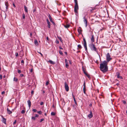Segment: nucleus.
<instances>
[{"label": "nucleus", "instance_id": "nucleus-38", "mask_svg": "<svg viewBox=\"0 0 127 127\" xmlns=\"http://www.w3.org/2000/svg\"><path fill=\"white\" fill-rule=\"evenodd\" d=\"M27 9V8H25V11L26 12H28V10Z\"/></svg>", "mask_w": 127, "mask_h": 127}, {"label": "nucleus", "instance_id": "nucleus-25", "mask_svg": "<svg viewBox=\"0 0 127 127\" xmlns=\"http://www.w3.org/2000/svg\"><path fill=\"white\" fill-rule=\"evenodd\" d=\"M47 24H48V27L49 28H50V22L49 23H47Z\"/></svg>", "mask_w": 127, "mask_h": 127}, {"label": "nucleus", "instance_id": "nucleus-46", "mask_svg": "<svg viewBox=\"0 0 127 127\" xmlns=\"http://www.w3.org/2000/svg\"><path fill=\"white\" fill-rule=\"evenodd\" d=\"M69 64H72V62H71V61L70 60H69Z\"/></svg>", "mask_w": 127, "mask_h": 127}, {"label": "nucleus", "instance_id": "nucleus-26", "mask_svg": "<svg viewBox=\"0 0 127 127\" xmlns=\"http://www.w3.org/2000/svg\"><path fill=\"white\" fill-rule=\"evenodd\" d=\"M13 80L16 82H17L18 81V79L14 77V78Z\"/></svg>", "mask_w": 127, "mask_h": 127}, {"label": "nucleus", "instance_id": "nucleus-27", "mask_svg": "<svg viewBox=\"0 0 127 127\" xmlns=\"http://www.w3.org/2000/svg\"><path fill=\"white\" fill-rule=\"evenodd\" d=\"M59 54H60V55H63V52H62V51L61 50H60L59 51Z\"/></svg>", "mask_w": 127, "mask_h": 127}, {"label": "nucleus", "instance_id": "nucleus-2", "mask_svg": "<svg viewBox=\"0 0 127 127\" xmlns=\"http://www.w3.org/2000/svg\"><path fill=\"white\" fill-rule=\"evenodd\" d=\"M89 46L91 49L92 51H95L97 53V49L95 47V45L93 43L89 45Z\"/></svg>", "mask_w": 127, "mask_h": 127}, {"label": "nucleus", "instance_id": "nucleus-51", "mask_svg": "<svg viewBox=\"0 0 127 127\" xmlns=\"http://www.w3.org/2000/svg\"><path fill=\"white\" fill-rule=\"evenodd\" d=\"M2 78V76L1 75H0V79H1Z\"/></svg>", "mask_w": 127, "mask_h": 127}, {"label": "nucleus", "instance_id": "nucleus-3", "mask_svg": "<svg viewBox=\"0 0 127 127\" xmlns=\"http://www.w3.org/2000/svg\"><path fill=\"white\" fill-rule=\"evenodd\" d=\"M82 70L84 74L88 77V78H90V76L89 74H88L87 73V72L86 71V69L83 66L82 67Z\"/></svg>", "mask_w": 127, "mask_h": 127}, {"label": "nucleus", "instance_id": "nucleus-30", "mask_svg": "<svg viewBox=\"0 0 127 127\" xmlns=\"http://www.w3.org/2000/svg\"><path fill=\"white\" fill-rule=\"evenodd\" d=\"M32 119L33 120H36V117L35 116H32Z\"/></svg>", "mask_w": 127, "mask_h": 127}, {"label": "nucleus", "instance_id": "nucleus-43", "mask_svg": "<svg viewBox=\"0 0 127 127\" xmlns=\"http://www.w3.org/2000/svg\"><path fill=\"white\" fill-rule=\"evenodd\" d=\"M16 120H15L13 122V124H15L16 123Z\"/></svg>", "mask_w": 127, "mask_h": 127}, {"label": "nucleus", "instance_id": "nucleus-45", "mask_svg": "<svg viewBox=\"0 0 127 127\" xmlns=\"http://www.w3.org/2000/svg\"><path fill=\"white\" fill-rule=\"evenodd\" d=\"M56 42L57 44H59V42L58 40H57L56 41Z\"/></svg>", "mask_w": 127, "mask_h": 127}, {"label": "nucleus", "instance_id": "nucleus-1", "mask_svg": "<svg viewBox=\"0 0 127 127\" xmlns=\"http://www.w3.org/2000/svg\"><path fill=\"white\" fill-rule=\"evenodd\" d=\"M109 53H108L106 55L107 61H104L102 63L100 64V69L103 73H104L108 71V68L107 66V62L112 60Z\"/></svg>", "mask_w": 127, "mask_h": 127}, {"label": "nucleus", "instance_id": "nucleus-24", "mask_svg": "<svg viewBox=\"0 0 127 127\" xmlns=\"http://www.w3.org/2000/svg\"><path fill=\"white\" fill-rule=\"evenodd\" d=\"M77 47L78 48L80 49H81L82 48V47L81 46V45H80V44H79L78 45Z\"/></svg>", "mask_w": 127, "mask_h": 127}, {"label": "nucleus", "instance_id": "nucleus-6", "mask_svg": "<svg viewBox=\"0 0 127 127\" xmlns=\"http://www.w3.org/2000/svg\"><path fill=\"white\" fill-rule=\"evenodd\" d=\"M116 74L117 77L118 78H120L121 79H123V77L122 76H120V74L119 72H117Z\"/></svg>", "mask_w": 127, "mask_h": 127}, {"label": "nucleus", "instance_id": "nucleus-20", "mask_svg": "<svg viewBox=\"0 0 127 127\" xmlns=\"http://www.w3.org/2000/svg\"><path fill=\"white\" fill-rule=\"evenodd\" d=\"M48 62L50 63L51 64H54L55 63V62L52 61L51 60H49L48 61Z\"/></svg>", "mask_w": 127, "mask_h": 127}, {"label": "nucleus", "instance_id": "nucleus-57", "mask_svg": "<svg viewBox=\"0 0 127 127\" xmlns=\"http://www.w3.org/2000/svg\"><path fill=\"white\" fill-rule=\"evenodd\" d=\"M35 9H34L33 10V12H35Z\"/></svg>", "mask_w": 127, "mask_h": 127}, {"label": "nucleus", "instance_id": "nucleus-32", "mask_svg": "<svg viewBox=\"0 0 127 127\" xmlns=\"http://www.w3.org/2000/svg\"><path fill=\"white\" fill-rule=\"evenodd\" d=\"M49 81H47L45 84V85L46 86H47L49 84Z\"/></svg>", "mask_w": 127, "mask_h": 127}, {"label": "nucleus", "instance_id": "nucleus-34", "mask_svg": "<svg viewBox=\"0 0 127 127\" xmlns=\"http://www.w3.org/2000/svg\"><path fill=\"white\" fill-rule=\"evenodd\" d=\"M25 15L24 13H23V19H25Z\"/></svg>", "mask_w": 127, "mask_h": 127}, {"label": "nucleus", "instance_id": "nucleus-22", "mask_svg": "<svg viewBox=\"0 0 127 127\" xmlns=\"http://www.w3.org/2000/svg\"><path fill=\"white\" fill-rule=\"evenodd\" d=\"M70 26V25L69 24H67L66 25H64V27L66 28H68Z\"/></svg>", "mask_w": 127, "mask_h": 127}, {"label": "nucleus", "instance_id": "nucleus-13", "mask_svg": "<svg viewBox=\"0 0 127 127\" xmlns=\"http://www.w3.org/2000/svg\"><path fill=\"white\" fill-rule=\"evenodd\" d=\"M65 67L67 68H68V67L69 65L68 64L67 61L66 59H65Z\"/></svg>", "mask_w": 127, "mask_h": 127}, {"label": "nucleus", "instance_id": "nucleus-48", "mask_svg": "<svg viewBox=\"0 0 127 127\" xmlns=\"http://www.w3.org/2000/svg\"><path fill=\"white\" fill-rule=\"evenodd\" d=\"M33 70V68H31V69L30 70V71L31 72H32Z\"/></svg>", "mask_w": 127, "mask_h": 127}, {"label": "nucleus", "instance_id": "nucleus-40", "mask_svg": "<svg viewBox=\"0 0 127 127\" xmlns=\"http://www.w3.org/2000/svg\"><path fill=\"white\" fill-rule=\"evenodd\" d=\"M83 41L84 42V43L86 42V40H85V38H83Z\"/></svg>", "mask_w": 127, "mask_h": 127}, {"label": "nucleus", "instance_id": "nucleus-28", "mask_svg": "<svg viewBox=\"0 0 127 127\" xmlns=\"http://www.w3.org/2000/svg\"><path fill=\"white\" fill-rule=\"evenodd\" d=\"M25 110H22L21 111V113L22 114H24L25 112Z\"/></svg>", "mask_w": 127, "mask_h": 127}, {"label": "nucleus", "instance_id": "nucleus-56", "mask_svg": "<svg viewBox=\"0 0 127 127\" xmlns=\"http://www.w3.org/2000/svg\"><path fill=\"white\" fill-rule=\"evenodd\" d=\"M46 39L48 41L49 40V38L47 36L46 37Z\"/></svg>", "mask_w": 127, "mask_h": 127}, {"label": "nucleus", "instance_id": "nucleus-8", "mask_svg": "<svg viewBox=\"0 0 127 127\" xmlns=\"http://www.w3.org/2000/svg\"><path fill=\"white\" fill-rule=\"evenodd\" d=\"M93 115L91 111L90 112V114L88 115V117L89 119H91L93 117Z\"/></svg>", "mask_w": 127, "mask_h": 127}, {"label": "nucleus", "instance_id": "nucleus-4", "mask_svg": "<svg viewBox=\"0 0 127 127\" xmlns=\"http://www.w3.org/2000/svg\"><path fill=\"white\" fill-rule=\"evenodd\" d=\"M96 11L95 8H92L90 10L88 11L87 12V13L90 14L92 13L95 12Z\"/></svg>", "mask_w": 127, "mask_h": 127}, {"label": "nucleus", "instance_id": "nucleus-54", "mask_svg": "<svg viewBox=\"0 0 127 127\" xmlns=\"http://www.w3.org/2000/svg\"><path fill=\"white\" fill-rule=\"evenodd\" d=\"M13 7H16L15 6V4H14V3H13Z\"/></svg>", "mask_w": 127, "mask_h": 127}, {"label": "nucleus", "instance_id": "nucleus-10", "mask_svg": "<svg viewBox=\"0 0 127 127\" xmlns=\"http://www.w3.org/2000/svg\"><path fill=\"white\" fill-rule=\"evenodd\" d=\"M83 19H84V22L85 24V26L87 27V21L86 19H85V17H84Z\"/></svg>", "mask_w": 127, "mask_h": 127}, {"label": "nucleus", "instance_id": "nucleus-58", "mask_svg": "<svg viewBox=\"0 0 127 127\" xmlns=\"http://www.w3.org/2000/svg\"><path fill=\"white\" fill-rule=\"evenodd\" d=\"M47 23H49L50 22H49L48 20V19H47Z\"/></svg>", "mask_w": 127, "mask_h": 127}, {"label": "nucleus", "instance_id": "nucleus-53", "mask_svg": "<svg viewBox=\"0 0 127 127\" xmlns=\"http://www.w3.org/2000/svg\"><path fill=\"white\" fill-rule=\"evenodd\" d=\"M5 93V92L4 91H3L1 92V94L3 95Z\"/></svg>", "mask_w": 127, "mask_h": 127}, {"label": "nucleus", "instance_id": "nucleus-7", "mask_svg": "<svg viewBox=\"0 0 127 127\" xmlns=\"http://www.w3.org/2000/svg\"><path fill=\"white\" fill-rule=\"evenodd\" d=\"M48 17L49 19L50 20V22H51L52 23L53 25H55V23L52 20L51 16L50 14H49V15L48 16Z\"/></svg>", "mask_w": 127, "mask_h": 127}, {"label": "nucleus", "instance_id": "nucleus-39", "mask_svg": "<svg viewBox=\"0 0 127 127\" xmlns=\"http://www.w3.org/2000/svg\"><path fill=\"white\" fill-rule=\"evenodd\" d=\"M31 94L32 95H33L34 94V91H32L31 92Z\"/></svg>", "mask_w": 127, "mask_h": 127}, {"label": "nucleus", "instance_id": "nucleus-31", "mask_svg": "<svg viewBox=\"0 0 127 127\" xmlns=\"http://www.w3.org/2000/svg\"><path fill=\"white\" fill-rule=\"evenodd\" d=\"M58 38L60 40V41L62 42V38L61 37H58Z\"/></svg>", "mask_w": 127, "mask_h": 127}, {"label": "nucleus", "instance_id": "nucleus-19", "mask_svg": "<svg viewBox=\"0 0 127 127\" xmlns=\"http://www.w3.org/2000/svg\"><path fill=\"white\" fill-rule=\"evenodd\" d=\"M27 102L28 103L29 106L30 108V107L31 106V102L30 100H28L27 101Z\"/></svg>", "mask_w": 127, "mask_h": 127}, {"label": "nucleus", "instance_id": "nucleus-9", "mask_svg": "<svg viewBox=\"0 0 127 127\" xmlns=\"http://www.w3.org/2000/svg\"><path fill=\"white\" fill-rule=\"evenodd\" d=\"M75 3L74 8H78V1L77 0H74Z\"/></svg>", "mask_w": 127, "mask_h": 127}, {"label": "nucleus", "instance_id": "nucleus-47", "mask_svg": "<svg viewBox=\"0 0 127 127\" xmlns=\"http://www.w3.org/2000/svg\"><path fill=\"white\" fill-rule=\"evenodd\" d=\"M44 119H41L40 120V122H41L42 121H43Z\"/></svg>", "mask_w": 127, "mask_h": 127}, {"label": "nucleus", "instance_id": "nucleus-42", "mask_svg": "<svg viewBox=\"0 0 127 127\" xmlns=\"http://www.w3.org/2000/svg\"><path fill=\"white\" fill-rule=\"evenodd\" d=\"M38 116H39L38 115L36 114L35 115V117L36 118V117H38Z\"/></svg>", "mask_w": 127, "mask_h": 127}, {"label": "nucleus", "instance_id": "nucleus-12", "mask_svg": "<svg viewBox=\"0 0 127 127\" xmlns=\"http://www.w3.org/2000/svg\"><path fill=\"white\" fill-rule=\"evenodd\" d=\"M74 11L76 15H78V11L79 8H74Z\"/></svg>", "mask_w": 127, "mask_h": 127}, {"label": "nucleus", "instance_id": "nucleus-18", "mask_svg": "<svg viewBox=\"0 0 127 127\" xmlns=\"http://www.w3.org/2000/svg\"><path fill=\"white\" fill-rule=\"evenodd\" d=\"M72 96H73V99H74V102H75V104L76 105H77V102H76V100H75V96H74V95L73 94H72Z\"/></svg>", "mask_w": 127, "mask_h": 127}, {"label": "nucleus", "instance_id": "nucleus-21", "mask_svg": "<svg viewBox=\"0 0 127 127\" xmlns=\"http://www.w3.org/2000/svg\"><path fill=\"white\" fill-rule=\"evenodd\" d=\"M35 44L36 45H38V44L37 40L36 39H35L34 41Z\"/></svg>", "mask_w": 127, "mask_h": 127}, {"label": "nucleus", "instance_id": "nucleus-33", "mask_svg": "<svg viewBox=\"0 0 127 127\" xmlns=\"http://www.w3.org/2000/svg\"><path fill=\"white\" fill-rule=\"evenodd\" d=\"M37 113L40 114H41L42 113V112L41 111H39L37 112Z\"/></svg>", "mask_w": 127, "mask_h": 127}, {"label": "nucleus", "instance_id": "nucleus-52", "mask_svg": "<svg viewBox=\"0 0 127 127\" xmlns=\"http://www.w3.org/2000/svg\"><path fill=\"white\" fill-rule=\"evenodd\" d=\"M20 76L21 77H23L24 76V75L22 74H20Z\"/></svg>", "mask_w": 127, "mask_h": 127}, {"label": "nucleus", "instance_id": "nucleus-29", "mask_svg": "<svg viewBox=\"0 0 127 127\" xmlns=\"http://www.w3.org/2000/svg\"><path fill=\"white\" fill-rule=\"evenodd\" d=\"M83 91L84 93L85 94H86V88H83Z\"/></svg>", "mask_w": 127, "mask_h": 127}, {"label": "nucleus", "instance_id": "nucleus-17", "mask_svg": "<svg viewBox=\"0 0 127 127\" xmlns=\"http://www.w3.org/2000/svg\"><path fill=\"white\" fill-rule=\"evenodd\" d=\"M7 113L9 114H11L12 113V111H10L9 109H8V108H7Z\"/></svg>", "mask_w": 127, "mask_h": 127}, {"label": "nucleus", "instance_id": "nucleus-14", "mask_svg": "<svg viewBox=\"0 0 127 127\" xmlns=\"http://www.w3.org/2000/svg\"><path fill=\"white\" fill-rule=\"evenodd\" d=\"M91 42L93 43L95 41L94 37L93 35H92L91 38Z\"/></svg>", "mask_w": 127, "mask_h": 127}, {"label": "nucleus", "instance_id": "nucleus-15", "mask_svg": "<svg viewBox=\"0 0 127 127\" xmlns=\"http://www.w3.org/2000/svg\"><path fill=\"white\" fill-rule=\"evenodd\" d=\"M78 31L79 33V34H80L81 33V32L82 30H81V28L79 27L78 29Z\"/></svg>", "mask_w": 127, "mask_h": 127}, {"label": "nucleus", "instance_id": "nucleus-49", "mask_svg": "<svg viewBox=\"0 0 127 127\" xmlns=\"http://www.w3.org/2000/svg\"><path fill=\"white\" fill-rule=\"evenodd\" d=\"M21 62L22 63H23V64H24V61L23 60H22L21 61Z\"/></svg>", "mask_w": 127, "mask_h": 127}, {"label": "nucleus", "instance_id": "nucleus-50", "mask_svg": "<svg viewBox=\"0 0 127 127\" xmlns=\"http://www.w3.org/2000/svg\"><path fill=\"white\" fill-rule=\"evenodd\" d=\"M43 102H41L40 103V105H43Z\"/></svg>", "mask_w": 127, "mask_h": 127}, {"label": "nucleus", "instance_id": "nucleus-63", "mask_svg": "<svg viewBox=\"0 0 127 127\" xmlns=\"http://www.w3.org/2000/svg\"><path fill=\"white\" fill-rule=\"evenodd\" d=\"M73 107H74V108H75V105H73Z\"/></svg>", "mask_w": 127, "mask_h": 127}, {"label": "nucleus", "instance_id": "nucleus-62", "mask_svg": "<svg viewBox=\"0 0 127 127\" xmlns=\"http://www.w3.org/2000/svg\"><path fill=\"white\" fill-rule=\"evenodd\" d=\"M30 35L31 36L32 35V33H30Z\"/></svg>", "mask_w": 127, "mask_h": 127}, {"label": "nucleus", "instance_id": "nucleus-16", "mask_svg": "<svg viewBox=\"0 0 127 127\" xmlns=\"http://www.w3.org/2000/svg\"><path fill=\"white\" fill-rule=\"evenodd\" d=\"M84 46L85 49L86 51L87 52V43L86 42L84 43Z\"/></svg>", "mask_w": 127, "mask_h": 127}, {"label": "nucleus", "instance_id": "nucleus-35", "mask_svg": "<svg viewBox=\"0 0 127 127\" xmlns=\"http://www.w3.org/2000/svg\"><path fill=\"white\" fill-rule=\"evenodd\" d=\"M32 110L34 112H36L37 111L35 109H32Z\"/></svg>", "mask_w": 127, "mask_h": 127}, {"label": "nucleus", "instance_id": "nucleus-59", "mask_svg": "<svg viewBox=\"0 0 127 127\" xmlns=\"http://www.w3.org/2000/svg\"><path fill=\"white\" fill-rule=\"evenodd\" d=\"M64 53L65 54H66V55H67V53L66 52H64Z\"/></svg>", "mask_w": 127, "mask_h": 127}, {"label": "nucleus", "instance_id": "nucleus-5", "mask_svg": "<svg viewBox=\"0 0 127 127\" xmlns=\"http://www.w3.org/2000/svg\"><path fill=\"white\" fill-rule=\"evenodd\" d=\"M64 87L66 91L67 92L69 90V88L68 85L66 82L64 83Z\"/></svg>", "mask_w": 127, "mask_h": 127}, {"label": "nucleus", "instance_id": "nucleus-44", "mask_svg": "<svg viewBox=\"0 0 127 127\" xmlns=\"http://www.w3.org/2000/svg\"><path fill=\"white\" fill-rule=\"evenodd\" d=\"M18 56V53H16L15 54V56L16 57H17Z\"/></svg>", "mask_w": 127, "mask_h": 127}, {"label": "nucleus", "instance_id": "nucleus-55", "mask_svg": "<svg viewBox=\"0 0 127 127\" xmlns=\"http://www.w3.org/2000/svg\"><path fill=\"white\" fill-rule=\"evenodd\" d=\"M59 48L60 49H63V48H62L61 47V46H60L59 47Z\"/></svg>", "mask_w": 127, "mask_h": 127}, {"label": "nucleus", "instance_id": "nucleus-61", "mask_svg": "<svg viewBox=\"0 0 127 127\" xmlns=\"http://www.w3.org/2000/svg\"><path fill=\"white\" fill-rule=\"evenodd\" d=\"M119 83H117V84H116V85L117 86H119Z\"/></svg>", "mask_w": 127, "mask_h": 127}, {"label": "nucleus", "instance_id": "nucleus-41", "mask_svg": "<svg viewBox=\"0 0 127 127\" xmlns=\"http://www.w3.org/2000/svg\"><path fill=\"white\" fill-rule=\"evenodd\" d=\"M123 103L125 104L126 103V102L125 100H123Z\"/></svg>", "mask_w": 127, "mask_h": 127}, {"label": "nucleus", "instance_id": "nucleus-36", "mask_svg": "<svg viewBox=\"0 0 127 127\" xmlns=\"http://www.w3.org/2000/svg\"><path fill=\"white\" fill-rule=\"evenodd\" d=\"M83 85V88H86V85H85V82H84V84Z\"/></svg>", "mask_w": 127, "mask_h": 127}, {"label": "nucleus", "instance_id": "nucleus-11", "mask_svg": "<svg viewBox=\"0 0 127 127\" xmlns=\"http://www.w3.org/2000/svg\"><path fill=\"white\" fill-rule=\"evenodd\" d=\"M2 119L1 120L2 122L5 124H6V119L4 118L3 116H2Z\"/></svg>", "mask_w": 127, "mask_h": 127}, {"label": "nucleus", "instance_id": "nucleus-64", "mask_svg": "<svg viewBox=\"0 0 127 127\" xmlns=\"http://www.w3.org/2000/svg\"><path fill=\"white\" fill-rule=\"evenodd\" d=\"M52 107L54 108H55V106H54V104H53V106H52Z\"/></svg>", "mask_w": 127, "mask_h": 127}, {"label": "nucleus", "instance_id": "nucleus-60", "mask_svg": "<svg viewBox=\"0 0 127 127\" xmlns=\"http://www.w3.org/2000/svg\"><path fill=\"white\" fill-rule=\"evenodd\" d=\"M42 56H43V55L40 52H38Z\"/></svg>", "mask_w": 127, "mask_h": 127}, {"label": "nucleus", "instance_id": "nucleus-23", "mask_svg": "<svg viewBox=\"0 0 127 127\" xmlns=\"http://www.w3.org/2000/svg\"><path fill=\"white\" fill-rule=\"evenodd\" d=\"M55 114L56 113L53 112H52L51 113V115L52 116H54Z\"/></svg>", "mask_w": 127, "mask_h": 127}, {"label": "nucleus", "instance_id": "nucleus-37", "mask_svg": "<svg viewBox=\"0 0 127 127\" xmlns=\"http://www.w3.org/2000/svg\"><path fill=\"white\" fill-rule=\"evenodd\" d=\"M18 72L19 73H21V71L20 70H18Z\"/></svg>", "mask_w": 127, "mask_h": 127}]
</instances>
